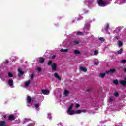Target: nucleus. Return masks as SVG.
Segmentation results:
<instances>
[{
	"label": "nucleus",
	"mask_w": 126,
	"mask_h": 126,
	"mask_svg": "<svg viewBox=\"0 0 126 126\" xmlns=\"http://www.w3.org/2000/svg\"><path fill=\"white\" fill-rule=\"evenodd\" d=\"M73 106H74L73 104L71 103L68 106V109L67 110V113L68 115H72L81 114V111H80V110H72V108H73Z\"/></svg>",
	"instance_id": "1"
},
{
	"label": "nucleus",
	"mask_w": 126,
	"mask_h": 126,
	"mask_svg": "<svg viewBox=\"0 0 126 126\" xmlns=\"http://www.w3.org/2000/svg\"><path fill=\"white\" fill-rule=\"evenodd\" d=\"M97 3L99 6H106L108 5V2H106L104 0H98Z\"/></svg>",
	"instance_id": "2"
},
{
	"label": "nucleus",
	"mask_w": 126,
	"mask_h": 126,
	"mask_svg": "<svg viewBox=\"0 0 126 126\" xmlns=\"http://www.w3.org/2000/svg\"><path fill=\"white\" fill-rule=\"evenodd\" d=\"M114 33H116V34H115V38L116 39V40H120V39H121V36H122V32L119 31L114 32Z\"/></svg>",
	"instance_id": "3"
},
{
	"label": "nucleus",
	"mask_w": 126,
	"mask_h": 126,
	"mask_svg": "<svg viewBox=\"0 0 126 126\" xmlns=\"http://www.w3.org/2000/svg\"><path fill=\"white\" fill-rule=\"evenodd\" d=\"M35 101V98H31L30 96L27 97V102L29 104H31V105H32V102H34Z\"/></svg>",
	"instance_id": "4"
},
{
	"label": "nucleus",
	"mask_w": 126,
	"mask_h": 126,
	"mask_svg": "<svg viewBox=\"0 0 126 126\" xmlns=\"http://www.w3.org/2000/svg\"><path fill=\"white\" fill-rule=\"evenodd\" d=\"M8 84L11 88H13L14 87L13 86V80L12 79H10L8 81Z\"/></svg>",
	"instance_id": "5"
},
{
	"label": "nucleus",
	"mask_w": 126,
	"mask_h": 126,
	"mask_svg": "<svg viewBox=\"0 0 126 126\" xmlns=\"http://www.w3.org/2000/svg\"><path fill=\"white\" fill-rule=\"evenodd\" d=\"M57 66H58V65L56 63H53L51 64V67L52 70L54 71H56L57 70Z\"/></svg>",
	"instance_id": "6"
},
{
	"label": "nucleus",
	"mask_w": 126,
	"mask_h": 126,
	"mask_svg": "<svg viewBox=\"0 0 126 126\" xmlns=\"http://www.w3.org/2000/svg\"><path fill=\"white\" fill-rule=\"evenodd\" d=\"M90 29V24H85L84 26V31L87 32V31L89 30Z\"/></svg>",
	"instance_id": "7"
},
{
	"label": "nucleus",
	"mask_w": 126,
	"mask_h": 126,
	"mask_svg": "<svg viewBox=\"0 0 126 126\" xmlns=\"http://www.w3.org/2000/svg\"><path fill=\"white\" fill-rule=\"evenodd\" d=\"M41 92L44 95H49L50 94V91L48 90H42Z\"/></svg>",
	"instance_id": "8"
},
{
	"label": "nucleus",
	"mask_w": 126,
	"mask_h": 126,
	"mask_svg": "<svg viewBox=\"0 0 126 126\" xmlns=\"http://www.w3.org/2000/svg\"><path fill=\"white\" fill-rule=\"evenodd\" d=\"M115 72H116L115 69H111L108 71H106V73H110L111 74V73H114Z\"/></svg>",
	"instance_id": "9"
},
{
	"label": "nucleus",
	"mask_w": 126,
	"mask_h": 126,
	"mask_svg": "<svg viewBox=\"0 0 126 126\" xmlns=\"http://www.w3.org/2000/svg\"><path fill=\"white\" fill-rule=\"evenodd\" d=\"M119 2H121V3H126V0H116L115 3H119Z\"/></svg>",
	"instance_id": "10"
},
{
	"label": "nucleus",
	"mask_w": 126,
	"mask_h": 126,
	"mask_svg": "<svg viewBox=\"0 0 126 126\" xmlns=\"http://www.w3.org/2000/svg\"><path fill=\"white\" fill-rule=\"evenodd\" d=\"M120 84H122V85H126V77L125 78V80H121L120 81Z\"/></svg>",
	"instance_id": "11"
},
{
	"label": "nucleus",
	"mask_w": 126,
	"mask_h": 126,
	"mask_svg": "<svg viewBox=\"0 0 126 126\" xmlns=\"http://www.w3.org/2000/svg\"><path fill=\"white\" fill-rule=\"evenodd\" d=\"M69 93V92L68 91V90H64L63 94L65 97H67V96H68Z\"/></svg>",
	"instance_id": "12"
},
{
	"label": "nucleus",
	"mask_w": 126,
	"mask_h": 126,
	"mask_svg": "<svg viewBox=\"0 0 126 126\" xmlns=\"http://www.w3.org/2000/svg\"><path fill=\"white\" fill-rule=\"evenodd\" d=\"M99 77H101V78H104L105 76H106V72L105 73H100L99 74Z\"/></svg>",
	"instance_id": "13"
},
{
	"label": "nucleus",
	"mask_w": 126,
	"mask_h": 126,
	"mask_svg": "<svg viewBox=\"0 0 126 126\" xmlns=\"http://www.w3.org/2000/svg\"><path fill=\"white\" fill-rule=\"evenodd\" d=\"M18 71L19 72L18 75V76H21V75H23L24 72H23V71H22L21 69H18Z\"/></svg>",
	"instance_id": "14"
},
{
	"label": "nucleus",
	"mask_w": 126,
	"mask_h": 126,
	"mask_svg": "<svg viewBox=\"0 0 126 126\" xmlns=\"http://www.w3.org/2000/svg\"><path fill=\"white\" fill-rule=\"evenodd\" d=\"M54 76L56 78H57L59 80H61L62 79V78H61V77H60V76H59V74H58V73H55Z\"/></svg>",
	"instance_id": "15"
},
{
	"label": "nucleus",
	"mask_w": 126,
	"mask_h": 126,
	"mask_svg": "<svg viewBox=\"0 0 126 126\" xmlns=\"http://www.w3.org/2000/svg\"><path fill=\"white\" fill-rule=\"evenodd\" d=\"M31 81L30 80H29L28 81H26L25 82V87H27L29 86V84H30Z\"/></svg>",
	"instance_id": "16"
},
{
	"label": "nucleus",
	"mask_w": 126,
	"mask_h": 126,
	"mask_svg": "<svg viewBox=\"0 0 126 126\" xmlns=\"http://www.w3.org/2000/svg\"><path fill=\"white\" fill-rule=\"evenodd\" d=\"M9 120H10V121H14V120H15V117L14 115H10L9 116Z\"/></svg>",
	"instance_id": "17"
},
{
	"label": "nucleus",
	"mask_w": 126,
	"mask_h": 126,
	"mask_svg": "<svg viewBox=\"0 0 126 126\" xmlns=\"http://www.w3.org/2000/svg\"><path fill=\"white\" fill-rule=\"evenodd\" d=\"M80 70H81V71H84V72H86L87 71V69L84 67L81 66L79 67Z\"/></svg>",
	"instance_id": "18"
},
{
	"label": "nucleus",
	"mask_w": 126,
	"mask_h": 126,
	"mask_svg": "<svg viewBox=\"0 0 126 126\" xmlns=\"http://www.w3.org/2000/svg\"><path fill=\"white\" fill-rule=\"evenodd\" d=\"M123 28V27H118L115 29L114 32H119Z\"/></svg>",
	"instance_id": "19"
},
{
	"label": "nucleus",
	"mask_w": 126,
	"mask_h": 126,
	"mask_svg": "<svg viewBox=\"0 0 126 126\" xmlns=\"http://www.w3.org/2000/svg\"><path fill=\"white\" fill-rule=\"evenodd\" d=\"M74 54L75 55H80V52L79 50H75L74 51Z\"/></svg>",
	"instance_id": "20"
},
{
	"label": "nucleus",
	"mask_w": 126,
	"mask_h": 126,
	"mask_svg": "<svg viewBox=\"0 0 126 126\" xmlns=\"http://www.w3.org/2000/svg\"><path fill=\"white\" fill-rule=\"evenodd\" d=\"M5 125V121H1L0 122V126H4V125Z\"/></svg>",
	"instance_id": "21"
},
{
	"label": "nucleus",
	"mask_w": 126,
	"mask_h": 126,
	"mask_svg": "<svg viewBox=\"0 0 126 126\" xmlns=\"http://www.w3.org/2000/svg\"><path fill=\"white\" fill-rule=\"evenodd\" d=\"M67 51H68V49H61L60 51L63 53V52H65L66 53V52H67Z\"/></svg>",
	"instance_id": "22"
},
{
	"label": "nucleus",
	"mask_w": 126,
	"mask_h": 126,
	"mask_svg": "<svg viewBox=\"0 0 126 126\" xmlns=\"http://www.w3.org/2000/svg\"><path fill=\"white\" fill-rule=\"evenodd\" d=\"M44 61H45V59L43 58H41L39 59V63H43Z\"/></svg>",
	"instance_id": "23"
},
{
	"label": "nucleus",
	"mask_w": 126,
	"mask_h": 126,
	"mask_svg": "<svg viewBox=\"0 0 126 126\" xmlns=\"http://www.w3.org/2000/svg\"><path fill=\"white\" fill-rule=\"evenodd\" d=\"M39 107H40L39 104H36L35 105V108H36V110H39Z\"/></svg>",
	"instance_id": "24"
},
{
	"label": "nucleus",
	"mask_w": 126,
	"mask_h": 126,
	"mask_svg": "<svg viewBox=\"0 0 126 126\" xmlns=\"http://www.w3.org/2000/svg\"><path fill=\"white\" fill-rule=\"evenodd\" d=\"M79 43L78 41L76 40L74 41L73 45H78Z\"/></svg>",
	"instance_id": "25"
},
{
	"label": "nucleus",
	"mask_w": 126,
	"mask_h": 126,
	"mask_svg": "<svg viewBox=\"0 0 126 126\" xmlns=\"http://www.w3.org/2000/svg\"><path fill=\"white\" fill-rule=\"evenodd\" d=\"M118 46L119 47H122L123 43H122V41H118Z\"/></svg>",
	"instance_id": "26"
},
{
	"label": "nucleus",
	"mask_w": 126,
	"mask_h": 126,
	"mask_svg": "<svg viewBox=\"0 0 126 126\" xmlns=\"http://www.w3.org/2000/svg\"><path fill=\"white\" fill-rule=\"evenodd\" d=\"M123 52V49H120L118 52H117V54H122V52Z\"/></svg>",
	"instance_id": "27"
},
{
	"label": "nucleus",
	"mask_w": 126,
	"mask_h": 126,
	"mask_svg": "<svg viewBox=\"0 0 126 126\" xmlns=\"http://www.w3.org/2000/svg\"><path fill=\"white\" fill-rule=\"evenodd\" d=\"M109 102H114L115 100H114V98L113 97H110L109 98Z\"/></svg>",
	"instance_id": "28"
},
{
	"label": "nucleus",
	"mask_w": 126,
	"mask_h": 126,
	"mask_svg": "<svg viewBox=\"0 0 126 126\" xmlns=\"http://www.w3.org/2000/svg\"><path fill=\"white\" fill-rule=\"evenodd\" d=\"M99 54V52H98V51L97 50H95L94 52V56H97V55H98Z\"/></svg>",
	"instance_id": "29"
},
{
	"label": "nucleus",
	"mask_w": 126,
	"mask_h": 126,
	"mask_svg": "<svg viewBox=\"0 0 126 126\" xmlns=\"http://www.w3.org/2000/svg\"><path fill=\"white\" fill-rule=\"evenodd\" d=\"M108 29H109V24H107L105 27L106 31H108Z\"/></svg>",
	"instance_id": "30"
},
{
	"label": "nucleus",
	"mask_w": 126,
	"mask_h": 126,
	"mask_svg": "<svg viewBox=\"0 0 126 126\" xmlns=\"http://www.w3.org/2000/svg\"><path fill=\"white\" fill-rule=\"evenodd\" d=\"M8 76H9V77H12V76H13V75L11 73L9 72L8 73Z\"/></svg>",
	"instance_id": "31"
},
{
	"label": "nucleus",
	"mask_w": 126,
	"mask_h": 126,
	"mask_svg": "<svg viewBox=\"0 0 126 126\" xmlns=\"http://www.w3.org/2000/svg\"><path fill=\"white\" fill-rule=\"evenodd\" d=\"M47 115L48 119H49V120H51V119H52V117L51 116V113H48Z\"/></svg>",
	"instance_id": "32"
},
{
	"label": "nucleus",
	"mask_w": 126,
	"mask_h": 126,
	"mask_svg": "<svg viewBox=\"0 0 126 126\" xmlns=\"http://www.w3.org/2000/svg\"><path fill=\"white\" fill-rule=\"evenodd\" d=\"M113 83H114V84H116V85H117L118 83V80H113Z\"/></svg>",
	"instance_id": "33"
},
{
	"label": "nucleus",
	"mask_w": 126,
	"mask_h": 126,
	"mask_svg": "<svg viewBox=\"0 0 126 126\" xmlns=\"http://www.w3.org/2000/svg\"><path fill=\"white\" fill-rule=\"evenodd\" d=\"M114 96H115L116 97H118L119 96V93H117V92H115L114 93Z\"/></svg>",
	"instance_id": "34"
},
{
	"label": "nucleus",
	"mask_w": 126,
	"mask_h": 126,
	"mask_svg": "<svg viewBox=\"0 0 126 126\" xmlns=\"http://www.w3.org/2000/svg\"><path fill=\"white\" fill-rule=\"evenodd\" d=\"M99 40H100V41H101L102 42H104L105 41V39H104V38H102V37L99 38Z\"/></svg>",
	"instance_id": "35"
},
{
	"label": "nucleus",
	"mask_w": 126,
	"mask_h": 126,
	"mask_svg": "<svg viewBox=\"0 0 126 126\" xmlns=\"http://www.w3.org/2000/svg\"><path fill=\"white\" fill-rule=\"evenodd\" d=\"M37 70L40 72L42 70V69L39 67H37Z\"/></svg>",
	"instance_id": "36"
},
{
	"label": "nucleus",
	"mask_w": 126,
	"mask_h": 126,
	"mask_svg": "<svg viewBox=\"0 0 126 126\" xmlns=\"http://www.w3.org/2000/svg\"><path fill=\"white\" fill-rule=\"evenodd\" d=\"M75 108H79V107H80V105H79V104H76L75 105Z\"/></svg>",
	"instance_id": "37"
},
{
	"label": "nucleus",
	"mask_w": 126,
	"mask_h": 126,
	"mask_svg": "<svg viewBox=\"0 0 126 126\" xmlns=\"http://www.w3.org/2000/svg\"><path fill=\"white\" fill-rule=\"evenodd\" d=\"M51 64H52V61H48V65H51Z\"/></svg>",
	"instance_id": "38"
},
{
	"label": "nucleus",
	"mask_w": 126,
	"mask_h": 126,
	"mask_svg": "<svg viewBox=\"0 0 126 126\" xmlns=\"http://www.w3.org/2000/svg\"><path fill=\"white\" fill-rule=\"evenodd\" d=\"M77 35H82V32H78Z\"/></svg>",
	"instance_id": "39"
},
{
	"label": "nucleus",
	"mask_w": 126,
	"mask_h": 126,
	"mask_svg": "<svg viewBox=\"0 0 126 126\" xmlns=\"http://www.w3.org/2000/svg\"><path fill=\"white\" fill-rule=\"evenodd\" d=\"M98 63H99V62L98 61L94 63V65H97V64H98Z\"/></svg>",
	"instance_id": "40"
},
{
	"label": "nucleus",
	"mask_w": 126,
	"mask_h": 126,
	"mask_svg": "<svg viewBox=\"0 0 126 126\" xmlns=\"http://www.w3.org/2000/svg\"><path fill=\"white\" fill-rule=\"evenodd\" d=\"M31 78L32 80L34 78V75H33V74L31 75Z\"/></svg>",
	"instance_id": "41"
},
{
	"label": "nucleus",
	"mask_w": 126,
	"mask_h": 126,
	"mask_svg": "<svg viewBox=\"0 0 126 126\" xmlns=\"http://www.w3.org/2000/svg\"><path fill=\"white\" fill-rule=\"evenodd\" d=\"M121 63H126V60H122V61H121Z\"/></svg>",
	"instance_id": "42"
},
{
	"label": "nucleus",
	"mask_w": 126,
	"mask_h": 126,
	"mask_svg": "<svg viewBox=\"0 0 126 126\" xmlns=\"http://www.w3.org/2000/svg\"><path fill=\"white\" fill-rule=\"evenodd\" d=\"M80 111H81V113H82V112L83 113H85L86 112V110H85V109H84V110H80Z\"/></svg>",
	"instance_id": "43"
},
{
	"label": "nucleus",
	"mask_w": 126,
	"mask_h": 126,
	"mask_svg": "<svg viewBox=\"0 0 126 126\" xmlns=\"http://www.w3.org/2000/svg\"><path fill=\"white\" fill-rule=\"evenodd\" d=\"M56 55H53V56L51 57V58H52V59H55V58H56Z\"/></svg>",
	"instance_id": "44"
},
{
	"label": "nucleus",
	"mask_w": 126,
	"mask_h": 126,
	"mask_svg": "<svg viewBox=\"0 0 126 126\" xmlns=\"http://www.w3.org/2000/svg\"><path fill=\"white\" fill-rule=\"evenodd\" d=\"M91 89L88 88L86 89V91H87V92H89L90 91Z\"/></svg>",
	"instance_id": "45"
},
{
	"label": "nucleus",
	"mask_w": 126,
	"mask_h": 126,
	"mask_svg": "<svg viewBox=\"0 0 126 126\" xmlns=\"http://www.w3.org/2000/svg\"><path fill=\"white\" fill-rule=\"evenodd\" d=\"M0 78H1L2 80H5V78H2V76H1Z\"/></svg>",
	"instance_id": "46"
},
{
	"label": "nucleus",
	"mask_w": 126,
	"mask_h": 126,
	"mask_svg": "<svg viewBox=\"0 0 126 126\" xmlns=\"http://www.w3.org/2000/svg\"><path fill=\"white\" fill-rule=\"evenodd\" d=\"M84 13H88V10L84 11Z\"/></svg>",
	"instance_id": "47"
},
{
	"label": "nucleus",
	"mask_w": 126,
	"mask_h": 126,
	"mask_svg": "<svg viewBox=\"0 0 126 126\" xmlns=\"http://www.w3.org/2000/svg\"><path fill=\"white\" fill-rule=\"evenodd\" d=\"M124 71H125V72H126V68L124 69Z\"/></svg>",
	"instance_id": "48"
},
{
	"label": "nucleus",
	"mask_w": 126,
	"mask_h": 126,
	"mask_svg": "<svg viewBox=\"0 0 126 126\" xmlns=\"http://www.w3.org/2000/svg\"><path fill=\"white\" fill-rule=\"evenodd\" d=\"M5 118H6V117L5 116V115H4V118L5 119Z\"/></svg>",
	"instance_id": "49"
}]
</instances>
